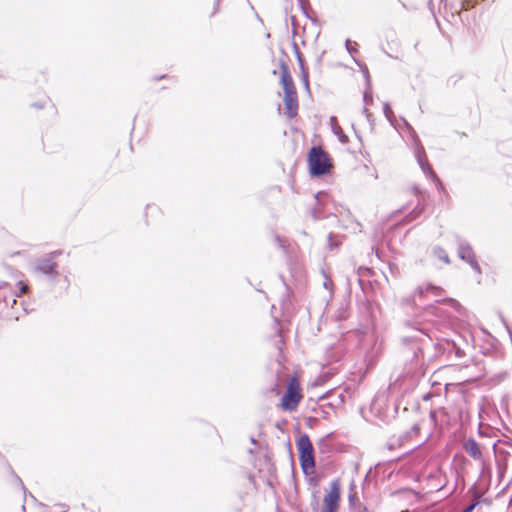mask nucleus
<instances>
[{"mask_svg": "<svg viewBox=\"0 0 512 512\" xmlns=\"http://www.w3.org/2000/svg\"><path fill=\"white\" fill-rule=\"evenodd\" d=\"M309 169L312 175L327 173L331 167L328 155L319 147H313L308 156Z\"/></svg>", "mask_w": 512, "mask_h": 512, "instance_id": "3", "label": "nucleus"}, {"mask_svg": "<svg viewBox=\"0 0 512 512\" xmlns=\"http://www.w3.org/2000/svg\"><path fill=\"white\" fill-rule=\"evenodd\" d=\"M19 285H20V292H21V294L26 293V291L28 289L27 285L23 284L22 282H20Z\"/></svg>", "mask_w": 512, "mask_h": 512, "instance_id": "19", "label": "nucleus"}, {"mask_svg": "<svg viewBox=\"0 0 512 512\" xmlns=\"http://www.w3.org/2000/svg\"><path fill=\"white\" fill-rule=\"evenodd\" d=\"M383 112H384V115L385 117L390 121L392 122V118L394 116V113L392 111V108L391 106L388 104V103H385L384 106H383Z\"/></svg>", "mask_w": 512, "mask_h": 512, "instance_id": "14", "label": "nucleus"}, {"mask_svg": "<svg viewBox=\"0 0 512 512\" xmlns=\"http://www.w3.org/2000/svg\"><path fill=\"white\" fill-rule=\"evenodd\" d=\"M331 125L333 132L338 136L340 142L346 143L348 141V137L342 132L341 127L337 124L334 117L331 118Z\"/></svg>", "mask_w": 512, "mask_h": 512, "instance_id": "11", "label": "nucleus"}, {"mask_svg": "<svg viewBox=\"0 0 512 512\" xmlns=\"http://www.w3.org/2000/svg\"><path fill=\"white\" fill-rule=\"evenodd\" d=\"M346 49L352 55L357 51V43H352L350 40H347Z\"/></svg>", "mask_w": 512, "mask_h": 512, "instance_id": "15", "label": "nucleus"}, {"mask_svg": "<svg viewBox=\"0 0 512 512\" xmlns=\"http://www.w3.org/2000/svg\"><path fill=\"white\" fill-rule=\"evenodd\" d=\"M458 255L462 260L468 262L473 269H475L477 272H480L479 265L475 260L474 253L469 244L465 242H460L458 248Z\"/></svg>", "mask_w": 512, "mask_h": 512, "instance_id": "7", "label": "nucleus"}, {"mask_svg": "<svg viewBox=\"0 0 512 512\" xmlns=\"http://www.w3.org/2000/svg\"><path fill=\"white\" fill-rule=\"evenodd\" d=\"M464 447H465V450L467 451V453L470 454L472 457H474V458L480 457L481 451H480V448L475 440L469 439L465 443Z\"/></svg>", "mask_w": 512, "mask_h": 512, "instance_id": "10", "label": "nucleus"}, {"mask_svg": "<svg viewBox=\"0 0 512 512\" xmlns=\"http://www.w3.org/2000/svg\"><path fill=\"white\" fill-rule=\"evenodd\" d=\"M280 79L284 90V104L286 114L288 117L292 118L297 114L298 99L292 77L286 68L282 69Z\"/></svg>", "mask_w": 512, "mask_h": 512, "instance_id": "1", "label": "nucleus"}, {"mask_svg": "<svg viewBox=\"0 0 512 512\" xmlns=\"http://www.w3.org/2000/svg\"><path fill=\"white\" fill-rule=\"evenodd\" d=\"M416 158H417V161L422 169V171L425 173V174H429L431 176H434L432 170H431V167L430 165L428 164L425 156H424V151L423 149H418L417 152H416Z\"/></svg>", "mask_w": 512, "mask_h": 512, "instance_id": "9", "label": "nucleus"}, {"mask_svg": "<svg viewBox=\"0 0 512 512\" xmlns=\"http://www.w3.org/2000/svg\"><path fill=\"white\" fill-rule=\"evenodd\" d=\"M419 430H420V427H419V425H417V424H416V425H414V426L412 427V429H411V431H410V433H409V434H411V435H412V434H413V435H417V434H418V432H419Z\"/></svg>", "mask_w": 512, "mask_h": 512, "instance_id": "17", "label": "nucleus"}, {"mask_svg": "<svg viewBox=\"0 0 512 512\" xmlns=\"http://www.w3.org/2000/svg\"><path fill=\"white\" fill-rule=\"evenodd\" d=\"M434 254L442 261H444L445 263H449V258H448V255L447 253L441 249V248H436L434 250Z\"/></svg>", "mask_w": 512, "mask_h": 512, "instance_id": "12", "label": "nucleus"}, {"mask_svg": "<svg viewBox=\"0 0 512 512\" xmlns=\"http://www.w3.org/2000/svg\"><path fill=\"white\" fill-rule=\"evenodd\" d=\"M416 294H418L420 297H439L442 294V289L437 286H433L431 284H426L424 286H420L416 290Z\"/></svg>", "mask_w": 512, "mask_h": 512, "instance_id": "8", "label": "nucleus"}, {"mask_svg": "<svg viewBox=\"0 0 512 512\" xmlns=\"http://www.w3.org/2000/svg\"><path fill=\"white\" fill-rule=\"evenodd\" d=\"M57 252L49 253L36 260L34 270L48 276L50 279L58 277L57 263L54 261Z\"/></svg>", "mask_w": 512, "mask_h": 512, "instance_id": "4", "label": "nucleus"}, {"mask_svg": "<svg viewBox=\"0 0 512 512\" xmlns=\"http://www.w3.org/2000/svg\"><path fill=\"white\" fill-rule=\"evenodd\" d=\"M474 5H475V0H462L461 4H460V9L458 12H460L462 10H468V9L474 7Z\"/></svg>", "mask_w": 512, "mask_h": 512, "instance_id": "13", "label": "nucleus"}, {"mask_svg": "<svg viewBox=\"0 0 512 512\" xmlns=\"http://www.w3.org/2000/svg\"><path fill=\"white\" fill-rule=\"evenodd\" d=\"M297 448L300 455V462L303 472L306 475L314 473L315 461L313 456V446L307 435H302L297 441Z\"/></svg>", "mask_w": 512, "mask_h": 512, "instance_id": "2", "label": "nucleus"}, {"mask_svg": "<svg viewBox=\"0 0 512 512\" xmlns=\"http://www.w3.org/2000/svg\"><path fill=\"white\" fill-rule=\"evenodd\" d=\"M363 113L366 115L367 119L369 120L370 113H369V111H368V109L366 107L363 109Z\"/></svg>", "mask_w": 512, "mask_h": 512, "instance_id": "20", "label": "nucleus"}, {"mask_svg": "<svg viewBox=\"0 0 512 512\" xmlns=\"http://www.w3.org/2000/svg\"><path fill=\"white\" fill-rule=\"evenodd\" d=\"M475 507H476V503H473V504L469 505L468 507H466L462 512H472Z\"/></svg>", "mask_w": 512, "mask_h": 512, "instance_id": "18", "label": "nucleus"}, {"mask_svg": "<svg viewBox=\"0 0 512 512\" xmlns=\"http://www.w3.org/2000/svg\"><path fill=\"white\" fill-rule=\"evenodd\" d=\"M373 98H372V94L370 91H365L364 93V102L366 103V105L370 104L372 102Z\"/></svg>", "mask_w": 512, "mask_h": 512, "instance_id": "16", "label": "nucleus"}, {"mask_svg": "<svg viewBox=\"0 0 512 512\" xmlns=\"http://www.w3.org/2000/svg\"><path fill=\"white\" fill-rule=\"evenodd\" d=\"M340 488L337 482H333L330 491L324 496L322 512H336L339 507Z\"/></svg>", "mask_w": 512, "mask_h": 512, "instance_id": "6", "label": "nucleus"}, {"mask_svg": "<svg viewBox=\"0 0 512 512\" xmlns=\"http://www.w3.org/2000/svg\"><path fill=\"white\" fill-rule=\"evenodd\" d=\"M301 398L302 395L300 394L298 384L294 380L291 381L287 387L286 393L281 399L282 409L285 411H294L297 408Z\"/></svg>", "mask_w": 512, "mask_h": 512, "instance_id": "5", "label": "nucleus"}]
</instances>
